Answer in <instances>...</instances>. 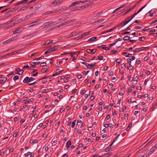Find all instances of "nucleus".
<instances>
[{
    "label": "nucleus",
    "instance_id": "21",
    "mask_svg": "<svg viewBox=\"0 0 157 157\" xmlns=\"http://www.w3.org/2000/svg\"><path fill=\"white\" fill-rule=\"evenodd\" d=\"M7 78L6 77H3L2 79L0 80V83L1 84H3L6 81Z\"/></svg>",
    "mask_w": 157,
    "mask_h": 157
},
{
    "label": "nucleus",
    "instance_id": "19",
    "mask_svg": "<svg viewBox=\"0 0 157 157\" xmlns=\"http://www.w3.org/2000/svg\"><path fill=\"white\" fill-rule=\"evenodd\" d=\"M17 53H18V52H17L14 51V52L8 53V54L6 55H5V56H11V55H15Z\"/></svg>",
    "mask_w": 157,
    "mask_h": 157
},
{
    "label": "nucleus",
    "instance_id": "11",
    "mask_svg": "<svg viewBox=\"0 0 157 157\" xmlns=\"http://www.w3.org/2000/svg\"><path fill=\"white\" fill-rule=\"evenodd\" d=\"M15 70L17 71L18 72L17 73L18 74H19V75H21V74H22L23 73V72H24V71L23 70H20V68H17Z\"/></svg>",
    "mask_w": 157,
    "mask_h": 157
},
{
    "label": "nucleus",
    "instance_id": "50",
    "mask_svg": "<svg viewBox=\"0 0 157 157\" xmlns=\"http://www.w3.org/2000/svg\"><path fill=\"white\" fill-rule=\"evenodd\" d=\"M132 61L131 59L130 58H128L127 59V61L128 63L130 65H131V61Z\"/></svg>",
    "mask_w": 157,
    "mask_h": 157
},
{
    "label": "nucleus",
    "instance_id": "59",
    "mask_svg": "<svg viewBox=\"0 0 157 157\" xmlns=\"http://www.w3.org/2000/svg\"><path fill=\"white\" fill-rule=\"evenodd\" d=\"M27 18H24V19L23 20L22 19H20L18 21V22H21L23 21H25Z\"/></svg>",
    "mask_w": 157,
    "mask_h": 157
},
{
    "label": "nucleus",
    "instance_id": "36",
    "mask_svg": "<svg viewBox=\"0 0 157 157\" xmlns=\"http://www.w3.org/2000/svg\"><path fill=\"white\" fill-rule=\"evenodd\" d=\"M82 38V35H79V36H78L76 37H75V39L76 40H79L80 39H81Z\"/></svg>",
    "mask_w": 157,
    "mask_h": 157
},
{
    "label": "nucleus",
    "instance_id": "44",
    "mask_svg": "<svg viewBox=\"0 0 157 157\" xmlns=\"http://www.w3.org/2000/svg\"><path fill=\"white\" fill-rule=\"evenodd\" d=\"M98 58L100 60H102L103 59V57L102 56L99 55L98 56Z\"/></svg>",
    "mask_w": 157,
    "mask_h": 157
},
{
    "label": "nucleus",
    "instance_id": "10",
    "mask_svg": "<svg viewBox=\"0 0 157 157\" xmlns=\"http://www.w3.org/2000/svg\"><path fill=\"white\" fill-rule=\"evenodd\" d=\"M97 63H95L94 64H90L89 63H87V67L88 68H90V67L91 68H94L95 66H96Z\"/></svg>",
    "mask_w": 157,
    "mask_h": 157
},
{
    "label": "nucleus",
    "instance_id": "12",
    "mask_svg": "<svg viewBox=\"0 0 157 157\" xmlns=\"http://www.w3.org/2000/svg\"><path fill=\"white\" fill-rule=\"evenodd\" d=\"M79 4V1L75 2L72 3L71 4H70L69 6L70 7H72L75 6L76 5L78 4Z\"/></svg>",
    "mask_w": 157,
    "mask_h": 157
},
{
    "label": "nucleus",
    "instance_id": "62",
    "mask_svg": "<svg viewBox=\"0 0 157 157\" xmlns=\"http://www.w3.org/2000/svg\"><path fill=\"white\" fill-rule=\"evenodd\" d=\"M102 48L105 50H108L109 49L108 47H106L105 46H103V47H102Z\"/></svg>",
    "mask_w": 157,
    "mask_h": 157
},
{
    "label": "nucleus",
    "instance_id": "27",
    "mask_svg": "<svg viewBox=\"0 0 157 157\" xmlns=\"http://www.w3.org/2000/svg\"><path fill=\"white\" fill-rule=\"evenodd\" d=\"M49 22L48 21L46 22L44 24L45 25L44 27L45 28L48 27L49 26H51V24L52 23L51 22L50 23V24H48L47 25H46V24H47V23H49Z\"/></svg>",
    "mask_w": 157,
    "mask_h": 157
},
{
    "label": "nucleus",
    "instance_id": "53",
    "mask_svg": "<svg viewBox=\"0 0 157 157\" xmlns=\"http://www.w3.org/2000/svg\"><path fill=\"white\" fill-rule=\"evenodd\" d=\"M40 65L42 67L45 66L46 65V63L45 62H43L40 64Z\"/></svg>",
    "mask_w": 157,
    "mask_h": 157
},
{
    "label": "nucleus",
    "instance_id": "2",
    "mask_svg": "<svg viewBox=\"0 0 157 157\" xmlns=\"http://www.w3.org/2000/svg\"><path fill=\"white\" fill-rule=\"evenodd\" d=\"M148 48V47H142L138 48H136L135 50L134 51V52H139L142 50H145Z\"/></svg>",
    "mask_w": 157,
    "mask_h": 157
},
{
    "label": "nucleus",
    "instance_id": "25",
    "mask_svg": "<svg viewBox=\"0 0 157 157\" xmlns=\"http://www.w3.org/2000/svg\"><path fill=\"white\" fill-rule=\"evenodd\" d=\"M81 59L84 61H86L88 62H90L89 59H88L85 57H82L81 58Z\"/></svg>",
    "mask_w": 157,
    "mask_h": 157
},
{
    "label": "nucleus",
    "instance_id": "8",
    "mask_svg": "<svg viewBox=\"0 0 157 157\" xmlns=\"http://www.w3.org/2000/svg\"><path fill=\"white\" fill-rule=\"evenodd\" d=\"M96 51V49H93L92 50L87 49L86 50V52L88 53L94 54Z\"/></svg>",
    "mask_w": 157,
    "mask_h": 157
},
{
    "label": "nucleus",
    "instance_id": "43",
    "mask_svg": "<svg viewBox=\"0 0 157 157\" xmlns=\"http://www.w3.org/2000/svg\"><path fill=\"white\" fill-rule=\"evenodd\" d=\"M19 79V76L18 75L15 76L13 78V79L14 81L18 80Z\"/></svg>",
    "mask_w": 157,
    "mask_h": 157
},
{
    "label": "nucleus",
    "instance_id": "6",
    "mask_svg": "<svg viewBox=\"0 0 157 157\" xmlns=\"http://www.w3.org/2000/svg\"><path fill=\"white\" fill-rule=\"evenodd\" d=\"M59 4H60V1H59V0H56L52 2L51 5L52 6H54Z\"/></svg>",
    "mask_w": 157,
    "mask_h": 157
},
{
    "label": "nucleus",
    "instance_id": "55",
    "mask_svg": "<svg viewBox=\"0 0 157 157\" xmlns=\"http://www.w3.org/2000/svg\"><path fill=\"white\" fill-rule=\"evenodd\" d=\"M49 12V13H57V10H54L53 11H52L51 12Z\"/></svg>",
    "mask_w": 157,
    "mask_h": 157
},
{
    "label": "nucleus",
    "instance_id": "52",
    "mask_svg": "<svg viewBox=\"0 0 157 157\" xmlns=\"http://www.w3.org/2000/svg\"><path fill=\"white\" fill-rule=\"evenodd\" d=\"M110 117V115L108 114L105 118V121L108 120Z\"/></svg>",
    "mask_w": 157,
    "mask_h": 157
},
{
    "label": "nucleus",
    "instance_id": "26",
    "mask_svg": "<svg viewBox=\"0 0 157 157\" xmlns=\"http://www.w3.org/2000/svg\"><path fill=\"white\" fill-rule=\"evenodd\" d=\"M90 32H91V31H89V32H87L85 33L82 34H81V35H82V37H83V36H87V35H89L90 34Z\"/></svg>",
    "mask_w": 157,
    "mask_h": 157
},
{
    "label": "nucleus",
    "instance_id": "61",
    "mask_svg": "<svg viewBox=\"0 0 157 157\" xmlns=\"http://www.w3.org/2000/svg\"><path fill=\"white\" fill-rule=\"evenodd\" d=\"M60 73L59 72V71L57 72H56L55 73V74H53L52 75V76H55L56 75H57L59 74Z\"/></svg>",
    "mask_w": 157,
    "mask_h": 157
},
{
    "label": "nucleus",
    "instance_id": "30",
    "mask_svg": "<svg viewBox=\"0 0 157 157\" xmlns=\"http://www.w3.org/2000/svg\"><path fill=\"white\" fill-rule=\"evenodd\" d=\"M97 37H93L90 39H89L88 41H91L94 40H95L97 39Z\"/></svg>",
    "mask_w": 157,
    "mask_h": 157
},
{
    "label": "nucleus",
    "instance_id": "13",
    "mask_svg": "<svg viewBox=\"0 0 157 157\" xmlns=\"http://www.w3.org/2000/svg\"><path fill=\"white\" fill-rule=\"evenodd\" d=\"M79 33L78 32H73L71 33L69 35V37H71L73 36H75L76 35L78 34Z\"/></svg>",
    "mask_w": 157,
    "mask_h": 157
},
{
    "label": "nucleus",
    "instance_id": "45",
    "mask_svg": "<svg viewBox=\"0 0 157 157\" xmlns=\"http://www.w3.org/2000/svg\"><path fill=\"white\" fill-rule=\"evenodd\" d=\"M138 13H134L131 16H129L130 17V18L131 19V20H132V18L134 17Z\"/></svg>",
    "mask_w": 157,
    "mask_h": 157
},
{
    "label": "nucleus",
    "instance_id": "39",
    "mask_svg": "<svg viewBox=\"0 0 157 157\" xmlns=\"http://www.w3.org/2000/svg\"><path fill=\"white\" fill-rule=\"evenodd\" d=\"M44 57V56H42L41 57H39V58L34 59H33V60H40L41 59L43 58Z\"/></svg>",
    "mask_w": 157,
    "mask_h": 157
},
{
    "label": "nucleus",
    "instance_id": "15",
    "mask_svg": "<svg viewBox=\"0 0 157 157\" xmlns=\"http://www.w3.org/2000/svg\"><path fill=\"white\" fill-rule=\"evenodd\" d=\"M87 6V5H83V6H79V7H77L76 8V9H75V8H74V10H79L80 9V8H82V7H83L84 8H86Z\"/></svg>",
    "mask_w": 157,
    "mask_h": 157
},
{
    "label": "nucleus",
    "instance_id": "57",
    "mask_svg": "<svg viewBox=\"0 0 157 157\" xmlns=\"http://www.w3.org/2000/svg\"><path fill=\"white\" fill-rule=\"evenodd\" d=\"M117 42V41H115L113 43H112L111 44H109V45L110 46V47L111 46L114 45Z\"/></svg>",
    "mask_w": 157,
    "mask_h": 157
},
{
    "label": "nucleus",
    "instance_id": "34",
    "mask_svg": "<svg viewBox=\"0 0 157 157\" xmlns=\"http://www.w3.org/2000/svg\"><path fill=\"white\" fill-rule=\"evenodd\" d=\"M132 125V123H129V124L128 125V127L126 128L127 131H128L129 130L130 128L131 127Z\"/></svg>",
    "mask_w": 157,
    "mask_h": 157
},
{
    "label": "nucleus",
    "instance_id": "18",
    "mask_svg": "<svg viewBox=\"0 0 157 157\" xmlns=\"http://www.w3.org/2000/svg\"><path fill=\"white\" fill-rule=\"evenodd\" d=\"M52 42H53V40H50V41H49V42L48 41V40H47L45 42L44 44L43 45H48L52 43Z\"/></svg>",
    "mask_w": 157,
    "mask_h": 157
},
{
    "label": "nucleus",
    "instance_id": "47",
    "mask_svg": "<svg viewBox=\"0 0 157 157\" xmlns=\"http://www.w3.org/2000/svg\"><path fill=\"white\" fill-rule=\"evenodd\" d=\"M75 122H76V120H74L72 122V123L71 124V127L72 128H74V126L75 125Z\"/></svg>",
    "mask_w": 157,
    "mask_h": 157
},
{
    "label": "nucleus",
    "instance_id": "1",
    "mask_svg": "<svg viewBox=\"0 0 157 157\" xmlns=\"http://www.w3.org/2000/svg\"><path fill=\"white\" fill-rule=\"evenodd\" d=\"M76 19H74L69 21H67L59 25L58 27H60L64 25H66L67 24H69L71 23V22H73L75 21Z\"/></svg>",
    "mask_w": 157,
    "mask_h": 157
},
{
    "label": "nucleus",
    "instance_id": "48",
    "mask_svg": "<svg viewBox=\"0 0 157 157\" xmlns=\"http://www.w3.org/2000/svg\"><path fill=\"white\" fill-rule=\"evenodd\" d=\"M32 67H29V65H26L24 66L23 67V69H24V68H30L31 69Z\"/></svg>",
    "mask_w": 157,
    "mask_h": 157
},
{
    "label": "nucleus",
    "instance_id": "40",
    "mask_svg": "<svg viewBox=\"0 0 157 157\" xmlns=\"http://www.w3.org/2000/svg\"><path fill=\"white\" fill-rule=\"evenodd\" d=\"M117 50H112L110 51V53L111 54H113L116 53L117 52Z\"/></svg>",
    "mask_w": 157,
    "mask_h": 157
},
{
    "label": "nucleus",
    "instance_id": "24",
    "mask_svg": "<svg viewBox=\"0 0 157 157\" xmlns=\"http://www.w3.org/2000/svg\"><path fill=\"white\" fill-rule=\"evenodd\" d=\"M67 8L66 7L65 8H61L60 9H57L56 10H57V11L58 13V12H60V11H65L67 10Z\"/></svg>",
    "mask_w": 157,
    "mask_h": 157
},
{
    "label": "nucleus",
    "instance_id": "14",
    "mask_svg": "<svg viewBox=\"0 0 157 157\" xmlns=\"http://www.w3.org/2000/svg\"><path fill=\"white\" fill-rule=\"evenodd\" d=\"M24 83H28L29 82V78L26 77L24 80L23 81Z\"/></svg>",
    "mask_w": 157,
    "mask_h": 157
},
{
    "label": "nucleus",
    "instance_id": "4",
    "mask_svg": "<svg viewBox=\"0 0 157 157\" xmlns=\"http://www.w3.org/2000/svg\"><path fill=\"white\" fill-rule=\"evenodd\" d=\"M16 36L12 37L11 38H10L9 39L3 42V44H5L6 43H9L10 41H13L16 39Z\"/></svg>",
    "mask_w": 157,
    "mask_h": 157
},
{
    "label": "nucleus",
    "instance_id": "37",
    "mask_svg": "<svg viewBox=\"0 0 157 157\" xmlns=\"http://www.w3.org/2000/svg\"><path fill=\"white\" fill-rule=\"evenodd\" d=\"M48 70V68H43L41 69V71L43 73H44Z\"/></svg>",
    "mask_w": 157,
    "mask_h": 157
},
{
    "label": "nucleus",
    "instance_id": "33",
    "mask_svg": "<svg viewBox=\"0 0 157 157\" xmlns=\"http://www.w3.org/2000/svg\"><path fill=\"white\" fill-rule=\"evenodd\" d=\"M145 38L144 36H142L141 37H140L139 38V40L140 41H143L145 40Z\"/></svg>",
    "mask_w": 157,
    "mask_h": 157
},
{
    "label": "nucleus",
    "instance_id": "29",
    "mask_svg": "<svg viewBox=\"0 0 157 157\" xmlns=\"http://www.w3.org/2000/svg\"><path fill=\"white\" fill-rule=\"evenodd\" d=\"M71 144V141L69 140L67 143L66 146L67 148H68L70 147V146Z\"/></svg>",
    "mask_w": 157,
    "mask_h": 157
},
{
    "label": "nucleus",
    "instance_id": "58",
    "mask_svg": "<svg viewBox=\"0 0 157 157\" xmlns=\"http://www.w3.org/2000/svg\"><path fill=\"white\" fill-rule=\"evenodd\" d=\"M89 72V71H87L86 72H85V71H83L82 72V73L83 74H85V75H86L88 74V73Z\"/></svg>",
    "mask_w": 157,
    "mask_h": 157
},
{
    "label": "nucleus",
    "instance_id": "31",
    "mask_svg": "<svg viewBox=\"0 0 157 157\" xmlns=\"http://www.w3.org/2000/svg\"><path fill=\"white\" fill-rule=\"evenodd\" d=\"M29 100H30V101L28 100V101H25L24 102V104H28L29 103L30 101H33L34 100V99L33 98H32L29 99Z\"/></svg>",
    "mask_w": 157,
    "mask_h": 157
},
{
    "label": "nucleus",
    "instance_id": "41",
    "mask_svg": "<svg viewBox=\"0 0 157 157\" xmlns=\"http://www.w3.org/2000/svg\"><path fill=\"white\" fill-rule=\"evenodd\" d=\"M111 149V148H110V147L108 146L106 148L105 150V151L106 152H107L109 151Z\"/></svg>",
    "mask_w": 157,
    "mask_h": 157
},
{
    "label": "nucleus",
    "instance_id": "3",
    "mask_svg": "<svg viewBox=\"0 0 157 157\" xmlns=\"http://www.w3.org/2000/svg\"><path fill=\"white\" fill-rule=\"evenodd\" d=\"M153 137L152 136L145 143L143 144L141 146L140 148L141 149L143 147H144L148 143H149L150 142H151L153 139Z\"/></svg>",
    "mask_w": 157,
    "mask_h": 157
},
{
    "label": "nucleus",
    "instance_id": "23",
    "mask_svg": "<svg viewBox=\"0 0 157 157\" xmlns=\"http://www.w3.org/2000/svg\"><path fill=\"white\" fill-rule=\"evenodd\" d=\"M33 36L32 34H31L29 35H26L23 36V38L24 39H28L29 38Z\"/></svg>",
    "mask_w": 157,
    "mask_h": 157
},
{
    "label": "nucleus",
    "instance_id": "35",
    "mask_svg": "<svg viewBox=\"0 0 157 157\" xmlns=\"http://www.w3.org/2000/svg\"><path fill=\"white\" fill-rule=\"evenodd\" d=\"M154 11H153L152 10H150L148 12L149 15L150 16H152L153 15V14L154 13Z\"/></svg>",
    "mask_w": 157,
    "mask_h": 157
},
{
    "label": "nucleus",
    "instance_id": "16",
    "mask_svg": "<svg viewBox=\"0 0 157 157\" xmlns=\"http://www.w3.org/2000/svg\"><path fill=\"white\" fill-rule=\"evenodd\" d=\"M40 62H33L32 64L31 65L32 66V67H36V66H35V65H38L40 64Z\"/></svg>",
    "mask_w": 157,
    "mask_h": 157
},
{
    "label": "nucleus",
    "instance_id": "51",
    "mask_svg": "<svg viewBox=\"0 0 157 157\" xmlns=\"http://www.w3.org/2000/svg\"><path fill=\"white\" fill-rule=\"evenodd\" d=\"M120 61H121V59H117L116 60V63H117V64L116 65H117V64H119L120 63Z\"/></svg>",
    "mask_w": 157,
    "mask_h": 157
},
{
    "label": "nucleus",
    "instance_id": "22",
    "mask_svg": "<svg viewBox=\"0 0 157 157\" xmlns=\"http://www.w3.org/2000/svg\"><path fill=\"white\" fill-rule=\"evenodd\" d=\"M124 25V24H123V22H122V23H121L120 24H117V25H116L115 26V29H116V28H117V27H119L120 26H124L125 25Z\"/></svg>",
    "mask_w": 157,
    "mask_h": 157
},
{
    "label": "nucleus",
    "instance_id": "49",
    "mask_svg": "<svg viewBox=\"0 0 157 157\" xmlns=\"http://www.w3.org/2000/svg\"><path fill=\"white\" fill-rule=\"evenodd\" d=\"M32 153L30 152H28L26 153H25L24 154V155L25 156L27 157L29 155H30V154H31Z\"/></svg>",
    "mask_w": 157,
    "mask_h": 157
},
{
    "label": "nucleus",
    "instance_id": "9",
    "mask_svg": "<svg viewBox=\"0 0 157 157\" xmlns=\"http://www.w3.org/2000/svg\"><path fill=\"white\" fill-rule=\"evenodd\" d=\"M29 0H23L21 1L20 2L17 3L14 6H17L21 4H25L27 3V2Z\"/></svg>",
    "mask_w": 157,
    "mask_h": 157
},
{
    "label": "nucleus",
    "instance_id": "28",
    "mask_svg": "<svg viewBox=\"0 0 157 157\" xmlns=\"http://www.w3.org/2000/svg\"><path fill=\"white\" fill-rule=\"evenodd\" d=\"M130 38V37L129 36H126L124 37L123 40H129Z\"/></svg>",
    "mask_w": 157,
    "mask_h": 157
},
{
    "label": "nucleus",
    "instance_id": "63",
    "mask_svg": "<svg viewBox=\"0 0 157 157\" xmlns=\"http://www.w3.org/2000/svg\"><path fill=\"white\" fill-rule=\"evenodd\" d=\"M17 132H15L13 134V137H16L17 136Z\"/></svg>",
    "mask_w": 157,
    "mask_h": 157
},
{
    "label": "nucleus",
    "instance_id": "7",
    "mask_svg": "<svg viewBox=\"0 0 157 157\" xmlns=\"http://www.w3.org/2000/svg\"><path fill=\"white\" fill-rule=\"evenodd\" d=\"M42 6V5L40 3H37L34 6V11L40 8Z\"/></svg>",
    "mask_w": 157,
    "mask_h": 157
},
{
    "label": "nucleus",
    "instance_id": "5",
    "mask_svg": "<svg viewBox=\"0 0 157 157\" xmlns=\"http://www.w3.org/2000/svg\"><path fill=\"white\" fill-rule=\"evenodd\" d=\"M131 19L130 18V17H126L125 20L123 22V24H124V25H125L127 24H128L129 22H130L131 20Z\"/></svg>",
    "mask_w": 157,
    "mask_h": 157
},
{
    "label": "nucleus",
    "instance_id": "42",
    "mask_svg": "<svg viewBox=\"0 0 157 157\" xmlns=\"http://www.w3.org/2000/svg\"><path fill=\"white\" fill-rule=\"evenodd\" d=\"M116 29L115 28V26H114L113 27L109 29V30H107V31L108 32H111L113 31L114 29Z\"/></svg>",
    "mask_w": 157,
    "mask_h": 157
},
{
    "label": "nucleus",
    "instance_id": "64",
    "mask_svg": "<svg viewBox=\"0 0 157 157\" xmlns=\"http://www.w3.org/2000/svg\"><path fill=\"white\" fill-rule=\"evenodd\" d=\"M149 29V28H148V27H145L144 29H143L142 30L143 31H147Z\"/></svg>",
    "mask_w": 157,
    "mask_h": 157
},
{
    "label": "nucleus",
    "instance_id": "56",
    "mask_svg": "<svg viewBox=\"0 0 157 157\" xmlns=\"http://www.w3.org/2000/svg\"><path fill=\"white\" fill-rule=\"evenodd\" d=\"M156 21H157V18H156V19L155 20H153V21H151L150 23V25H151L153 24H154V23H155V22H156Z\"/></svg>",
    "mask_w": 157,
    "mask_h": 157
},
{
    "label": "nucleus",
    "instance_id": "38",
    "mask_svg": "<svg viewBox=\"0 0 157 157\" xmlns=\"http://www.w3.org/2000/svg\"><path fill=\"white\" fill-rule=\"evenodd\" d=\"M20 32V31H19V29H18L15 30L13 32V33L14 34H16L17 33H18Z\"/></svg>",
    "mask_w": 157,
    "mask_h": 157
},
{
    "label": "nucleus",
    "instance_id": "32",
    "mask_svg": "<svg viewBox=\"0 0 157 157\" xmlns=\"http://www.w3.org/2000/svg\"><path fill=\"white\" fill-rule=\"evenodd\" d=\"M40 20H41V19H40L39 20H38V21H35V22H33L31 23V24H32L33 25V26L36 25V24H37V23H38V22Z\"/></svg>",
    "mask_w": 157,
    "mask_h": 157
},
{
    "label": "nucleus",
    "instance_id": "60",
    "mask_svg": "<svg viewBox=\"0 0 157 157\" xmlns=\"http://www.w3.org/2000/svg\"><path fill=\"white\" fill-rule=\"evenodd\" d=\"M147 153L143 155H140V156H138V157H146V155L147 154Z\"/></svg>",
    "mask_w": 157,
    "mask_h": 157
},
{
    "label": "nucleus",
    "instance_id": "17",
    "mask_svg": "<svg viewBox=\"0 0 157 157\" xmlns=\"http://www.w3.org/2000/svg\"><path fill=\"white\" fill-rule=\"evenodd\" d=\"M57 49H58L57 48L54 47L50 48L48 50L49 52L51 53L53 51H56L57 50Z\"/></svg>",
    "mask_w": 157,
    "mask_h": 157
},
{
    "label": "nucleus",
    "instance_id": "54",
    "mask_svg": "<svg viewBox=\"0 0 157 157\" xmlns=\"http://www.w3.org/2000/svg\"><path fill=\"white\" fill-rule=\"evenodd\" d=\"M16 72H11V73H10V74H8V75H7V76H10V75H15V74H16Z\"/></svg>",
    "mask_w": 157,
    "mask_h": 157
},
{
    "label": "nucleus",
    "instance_id": "46",
    "mask_svg": "<svg viewBox=\"0 0 157 157\" xmlns=\"http://www.w3.org/2000/svg\"><path fill=\"white\" fill-rule=\"evenodd\" d=\"M11 22V21H9L7 22L6 23H4L2 24V25L3 26H6V25L10 24V23Z\"/></svg>",
    "mask_w": 157,
    "mask_h": 157
},
{
    "label": "nucleus",
    "instance_id": "20",
    "mask_svg": "<svg viewBox=\"0 0 157 157\" xmlns=\"http://www.w3.org/2000/svg\"><path fill=\"white\" fill-rule=\"evenodd\" d=\"M29 6H28L26 5L25 6L20 8V9L19 10H18V11H21L24 10L26 9Z\"/></svg>",
    "mask_w": 157,
    "mask_h": 157
}]
</instances>
